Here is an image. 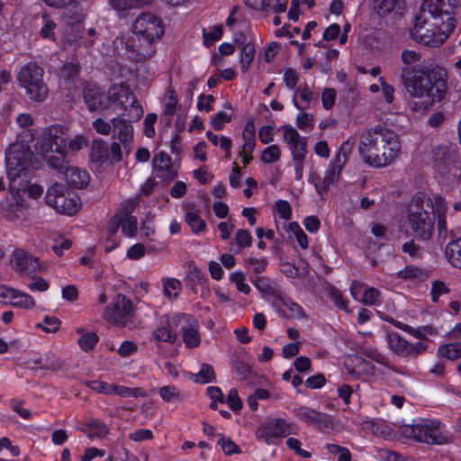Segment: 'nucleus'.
<instances>
[{"instance_id": "473e14b6", "label": "nucleus", "mask_w": 461, "mask_h": 461, "mask_svg": "<svg viewBox=\"0 0 461 461\" xmlns=\"http://www.w3.org/2000/svg\"><path fill=\"white\" fill-rule=\"evenodd\" d=\"M69 6L70 7L68 8L65 7L66 10L61 15L62 22L68 26H74L81 23L86 18L83 7L77 2V0H75L74 4H70Z\"/></svg>"}, {"instance_id": "58836bf2", "label": "nucleus", "mask_w": 461, "mask_h": 461, "mask_svg": "<svg viewBox=\"0 0 461 461\" xmlns=\"http://www.w3.org/2000/svg\"><path fill=\"white\" fill-rule=\"evenodd\" d=\"M446 256L453 267L461 269V238L447 244Z\"/></svg>"}, {"instance_id": "20e7f679", "label": "nucleus", "mask_w": 461, "mask_h": 461, "mask_svg": "<svg viewBox=\"0 0 461 461\" xmlns=\"http://www.w3.org/2000/svg\"><path fill=\"white\" fill-rule=\"evenodd\" d=\"M441 422L438 420L420 419L411 425H402L400 428L402 436L417 442L430 445H444L452 442V437L440 430Z\"/></svg>"}, {"instance_id": "052dcab7", "label": "nucleus", "mask_w": 461, "mask_h": 461, "mask_svg": "<svg viewBox=\"0 0 461 461\" xmlns=\"http://www.w3.org/2000/svg\"><path fill=\"white\" fill-rule=\"evenodd\" d=\"M299 81V74L293 68H286L284 70V82L288 89L295 90Z\"/></svg>"}, {"instance_id": "79ce46f5", "label": "nucleus", "mask_w": 461, "mask_h": 461, "mask_svg": "<svg viewBox=\"0 0 461 461\" xmlns=\"http://www.w3.org/2000/svg\"><path fill=\"white\" fill-rule=\"evenodd\" d=\"M113 393L121 397L145 398L147 396V393L140 387L131 388L118 384L113 385Z\"/></svg>"}, {"instance_id": "de8ad7c7", "label": "nucleus", "mask_w": 461, "mask_h": 461, "mask_svg": "<svg viewBox=\"0 0 461 461\" xmlns=\"http://www.w3.org/2000/svg\"><path fill=\"white\" fill-rule=\"evenodd\" d=\"M399 0H374L373 8L380 16L387 15L396 6Z\"/></svg>"}, {"instance_id": "423d86ee", "label": "nucleus", "mask_w": 461, "mask_h": 461, "mask_svg": "<svg viewBox=\"0 0 461 461\" xmlns=\"http://www.w3.org/2000/svg\"><path fill=\"white\" fill-rule=\"evenodd\" d=\"M44 70L36 62L24 65L17 74V80L21 88L34 102L44 101L49 94V88L43 80Z\"/></svg>"}, {"instance_id": "0eeeda50", "label": "nucleus", "mask_w": 461, "mask_h": 461, "mask_svg": "<svg viewBox=\"0 0 461 461\" xmlns=\"http://www.w3.org/2000/svg\"><path fill=\"white\" fill-rule=\"evenodd\" d=\"M45 201L58 212L72 216L80 209L79 197L60 183L52 184L45 195Z\"/></svg>"}, {"instance_id": "c03bdc74", "label": "nucleus", "mask_w": 461, "mask_h": 461, "mask_svg": "<svg viewBox=\"0 0 461 461\" xmlns=\"http://www.w3.org/2000/svg\"><path fill=\"white\" fill-rule=\"evenodd\" d=\"M352 149H353V141H351L349 139L345 140L340 145L339 149L332 161L336 165H339L341 167H343L345 163L348 159V156L352 152Z\"/></svg>"}, {"instance_id": "6e6552de", "label": "nucleus", "mask_w": 461, "mask_h": 461, "mask_svg": "<svg viewBox=\"0 0 461 461\" xmlns=\"http://www.w3.org/2000/svg\"><path fill=\"white\" fill-rule=\"evenodd\" d=\"M434 215L423 208V201L413 199L408 207V224L413 233L421 240H429L434 227Z\"/></svg>"}, {"instance_id": "c756f323", "label": "nucleus", "mask_w": 461, "mask_h": 461, "mask_svg": "<svg viewBox=\"0 0 461 461\" xmlns=\"http://www.w3.org/2000/svg\"><path fill=\"white\" fill-rule=\"evenodd\" d=\"M67 183L78 189H83L87 186L89 183V176L86 171L82 170L77 167H68L64 172Z\"/></svg>"}, {"instance_id": "bb28decb", "label": "nucleus", "mask_w": 461, "mask_h": 461, "mask_svg": "<svg viewBox=\"0 0 461 461\" xmlns=\"http://www.w3.org/2000/svg\"><path fill=\"white\" fill-rule=\"evenodd\" d=\"M342 168L343 167L336 165L333 161H331L325 172L323 178H321L320 176H313L312 181L316 191L320 194L326 193L330 186L339 179Z\"/></svg>"}, {"instance_id": "e2e57ef3", "label": "nucleus", "mask_w": 461, "mask_h": 461, "mask_svg": "<svg viewBox=\"0 0 461 461\" xmlns=\"http://www.w3.org/2000/svg\"><path fill=\"white\" fill-rule=\"evenodd\" d=\"M218 444L221 446L222 451L228 456L240 453L239 446L236 445L230 438H225L221 435L218 440Z\"/></svg>"}, {"instance_id": "13d9d810", "label": "nucleus", "mask_w": 461, "mask_h": 461, "mask_svg": "<svg viewBox=\"0 0 461 461\" xmlns=\"http://www.w3.org/2000/svg\"><path fill=\"white\" fill-rule=\"evenodd\" d=\"M85 384L95 391L98 393L103 394H110L113 393V388L114 384H107L106 382L94 380V381H86Z\"/></svg>"}, {"instance_id": "e433bc0d", "label": "nucleus", "mask_w": 461, "mask_h": 461, "mask_svg": "<svg viewBox=\"0 0 461 461\" xmlns=\"http://www.w3.org/2000/svg\"><path fill=\"white\" fill-rule=\"evenodd\" d=\"M255 47L251 42H241V48L240 50L239 62L240 64V69L242 73L249 71V66L255 58Z\"/></svg>"}, {"instance_id": "f8f14e48", "label": "nucleus", "mask_w": 461, "mask_h": 461, "mask_svg": "<svg viewBox=\"0 0 461 461\" xmlns=\"http://www.w3.org/2000/svg\"><path fill=\"white\" fill-rule=\"evenodd\" d=\"M132 32L134 35L158 41L163 37L165 29L160 17L147 12L137 16L132 24Z\"/></svg>"}, {"instance_id": "864d4df0", "label": "nucleus", "mask_w": 461, "mask_h": 461, "mask_svg": "<svg viewBox=\"0 0 461 461\" xmlns=\"http://www.w3.org/2000/svg\"><path fill=\"white\" fill-rule=\"evenodd\" d=\"M215 373L212 366L209 364H203L200 371L195 375L194 381L196 383L208 384L214 380Z\"/></svg>"}, {"instance_id": "4d7b16f0", "label": "nucleus", "mask_w": 461, "mask_h": 461, "mask_svg": "<svg viewBox=\"0 0 461 461\" xmlns=\"http://www.w3.org/2000/svg\"><path fill=\"white\" fill-rule=\"evenodd\" d=\"M281 157V150L277 145H270L267 147L261 156V159L267 163L271 164L279 160Z\"/></svg>"}, {"instance_id": "5fc2aeb1", "label": "nucleus", "mask_w": 461, "mask_h": 461, "mask_svg": "<svg viewBox=\"0 0 461 461\" xmlns=\"http://www.w3.org/2000/svg\"><path fill=\"white\" fill-rule=\"evenodd\" d=\"M222 33H223L222 25H216L211 30V32H208L203 31V44L207 47L212 46L215 41L221 39Z\"/></svg>"}, {"instance_id": "2eb2a0df", "label": "nucleus", "mask_w": 461, "mask_h": 461, "mask_svg": "<svg viewBox=\"0 0 461 461\" xmlns=\"http://www.w3.org/2000/svg\"><path fill=\"white\" fill-rule=\"evenodd\" d=\"M291 427L292 424L287 423L284 419H270L258 427L256 437L267 444H271L276 439L291 434Z\"/></svg>"}, {"instance_id": "6ab92c4d", "label": "nucleus", "mask_w": 461, "mask_h": 461, "mask_svg": "<svg viewBox=\"0 0 461 461\" xmlns=\"http://www.w3.org/2000/svg\"><path fill=\"white\" fill-rule=\"evenodd\" d=\"M0 302L22 309H33L36 305L30 294L5 285H0Z\"/></svg>"}, {"instance_id": "8fccbe9b", "label": "nucleus", "mask_w": 461, "mask_h": 461, "mask_svg": "<svg viewBox=\"0 0 461 461\" xmlns=\"http://www.w3.org/2000/svg\"><path fill=\"white\" fill-rule=\"evenodd\" d=\"M98 336L95 332H86L78 339V345L84 351H90L94 349L98 342Z\"/></svg>"}, {"instance_id": "ddd939ff", "label": "nucleus", "mask_w": 461, "mask_h": 461, "mask_svg": "<svg viewBox=\"0 0 461 461\" xmlns=\"http://www.w3.org/2000/svg\"><path fill=\"white\" fill-rule=\"evenodd\" d=\"M386 341L394 355L404 358H416L428 349L427 344L420 341L412 344L396 332L388 333Z\"/></svg>"}, {"instance_id": "a19ab883", "label": "nucleus", "mask_w": 461, "mask_h": 461, "mask_svg": "<svg viewBox=\"0 0 461 461\" xmlns=\"http://www.w3.org/2000/svg\"><path fill=\"white\" fill-rule=\"evenodd\" d=\"M438 353L448 360L458 359L461 357V343L454 342L441 345L438 348Z\"/></svg>"}, {"instance_id": "a878e982", "label": "nucleus", "mask_w": 461, "mask_h": 461, "mask_svg": "<svg viewBox=\"0 0 461 461\" xmlns=\"http://www.w3.org/2000/svg\"><path fill=\"white\" fill-rule=\"evenodd\" d=\"M43 159L47 162L48 166L59 173H62L69 167V160L67 155V148L63 150L48 149L40 150Z\"/></svg>"}, {"instance_id": "f704fd0d", "label": "nucleus", "mask_w": 461, "mask_h": 461, "mask_svg": "<svg viewBox=\"0 0 461 461\" xmlns=\"http://www.w3.org/2000/svg\"><path fill=\"white\" fill-rule=\"evenodd\" d=\"M83 432L86 433L89 438H103L109 433L108 427L101 420L96 419H89L84 423Z\"/></svg>"}, {"instance_id": "f3484780", "label": "nucleus", "mask_w": 461, "mask_h": 461, "mask_svg": "<svg viewBox=\"0 0 461 461\" xmlns=\"http://www.w3.org/2000/svg\"><path fill=\"white\" fill-rule=\"evenodd\" d=\"M128 116L129 120L124 118L123 115H117L111 119L113 126L112 137L122 143L126 154H130L134 138V128L132 125L134 121L131 117V113Z\"/></svg>"}, {"instance_id": "dca6fc26", "label": "nucleus", "mask_w": 461, "mask_h": 461, "mask_svg": "<svg viewBox=\"0 0 461 461\" xmlns=\"http://www.w3.org/2000/svg\"><path fill=\"white\" fill-rule=\"evenodd\" d=\"M12 268L21 276H28L35 278V276L41 271L40 259L27 253L23 249H15L10 259Z\"/></svg>"}, {"instance_id": "4468645a", "label": "nucleus", "mask_w": 461, "mask_h": 461, "mask_svg": "<svg viewBox=\"0 0 461 461\" xmlns=\"http://www.w3.org/2000/svg\"><path fill=\"white\" fill-rule=\"evenodd\" d=\"M68 140V129L61 124H52L45 127L39 140V149L63 150L67 148Z\"/></svg>"}, {"instance_id": "9d476101", "label": "nucleus", "mask_w": 461, "mask_h": 461, "mask_svg": "<svg viewBox=\"0 0 461 461\" xmlns=\"http://www.w3.org/2000/svg\"><path fill=\"white\" fill-rule=\"evenodd\" d=\"M134 309L132 302L124 294H118L104 311V319L111 324L131 328Z\"/></svg>"}, {"instance_id": "680f3d73", "label": "nucleus", "mask_w": 461, "mask_h": 461, "mask_svg": "<svg viewBox=\"0 0 461 461\" xmlns=\"http://www.w3.org/2000/svg\"><path fill=\"white\" fill-rule=\"evenodd\" d=\"M330 298L333 301L337 307L348 312V300L344 298L342 293L336 287H330Z\"/></svg>"}, {"instance_id": "72a5a7b5", "label": "nucleus", "mask_w": 461, "mask_h": 461, "mask_svg": "<svg viewBox=\"0 0 461 461\" xmlns=\"http://www.w3.org/2000/svg\"><path fill=\"white\" fill-rule=\"evenodd\" d=\"M109 159V149L102 140H94L91 146L90 160L100 166Z\"/></svg>"}, {"instance_id": "cd10ccee", "label": "nucleus", "mask_w": 461, "mask_h": 461, "mask_svg": "<svg viewBox=\"0 0 461 461\" xmlns=\"http://www.w3.org/2000/svg\"><path fill=\"white\" fill-rule=\"evenodd\" d=\"M154 0H109L108 5L120 18H126L130 12L149 5Z\"/></svg>"}, {"instance_id": "7ed1b4c3", "label": "nucleus", "mask_w": 461, "mask_h": 461, "mask_svg": "<svg viewBox=\"0 0 461 461\" xmlns=\"http://www.w3.org/2000/svg\"><path fill=\"white\" fill-rule=\"evenodd\" d=\"M401 152L398 135L384 125H376L366 130L358 144V153L362 160L377 168L393 163Z\"/></svg>"}, {"instance_id": "c85d7f7f", "label": "nucleus", "mask_w": 461, "mask_h": 461, "mask_svg": "<svg viewBox=\"0 0 461 461\" xmlns=\"http://www.w3.org/2000/svg\"><path fill=\"white\" fill-rule=\"evenodd\" d=\"M185 221L190 227L192 232L199 233L205 230L206 223L201 218V210L193 203H186L184 204Z\"/></svg>"}, {"instance_id": "ea45409f", "label": "nucleus", "mask_w": 461, "mask_h": 461, "mask_svg": "<svg viewBox=\"0 0 461 461\" xmlns=\"http://www.w3.org/2000/svg\"><path fill=\"white\" fill-rule=\"evenodd\" d=\"M234 369L240 381L247 382V384H254L256 374L247 363L237 360L234 362Z\"/></svg>"}, {"instance_id": "4c0bfd02", "label": "nucleus", "mask_w": 461, "mask_h": 461, "mask_svg": "<svg viewBox=\"0 0 461 461\" xmlns=\"http://www.w3.org/2000/svg\"><path fill=\"white\" fill-rule=\"evenodd\" d=\"M363 354L366 357L375 361L376 363L384 366L385 367H387L392 372L398 373V374H401V375H406L407 374L404 369L398 368L397 366L390 364V362L386 359V357L383 354L378 352L376 349L365 348L364 351H363Z\"/></svg>"}, {"instance_id": "aec40b11", "label": "nucleus", "mask_w": 461, "mask_h": 461, "mask_svg": "<svg viewBox=\"0 0 461 461\" xmlns=\"http://www.w3.org/2000/svg\"><path fill=\"white\" fill-rule=\"evenodd\" d=\"M297 419L303 422L315 426L320 429H330L332 427V420L329 414L320 412L307 406H301L294 411Z\"/></svg>"}, {"instance_id": "37998d69", "label": "nucleus", "mask_w": 461, "mask_h": 461, "mask_svg": "<svg viewBox=\"0 0 461 461\" xmlns=\"http://www.w3.org/2000/svg\"><path fill=\"white\" fill-rule=\"evenodd\" d=\"M397 276L402 279H417L422 281L428 277V273L414 266H407L397 273Z\"/></svg>"}, {"instance_id": "39448f33", "label": "nucleus", "mask_w": 461, "mask_h": 461, "mask_svg": "<svg viewBox=\"0 0 461 461\" xmlns=\"http://www.w3.org/2000/svg\"><path fill=\"white\" fill-rule=\"evenodd\" d=\"M33 157L31 148L23 142H15L9 146L5 152V164L11 190L19 191L23 188L22 185H15L14 182L26 175L28 168L32 166Z\"/></svg>"}, {"instance_id": "5701e85b", "label": "nucleus", "mask_w": 461, "mask_h": 461, "mask_svg": "<svg viewBox=\"0 0 461 461\" xmlns=\"http://www.w3.org/2000/svg\"><path fill=\"white\" fill-rule=\"evenodd\" d=\"M344 366L351 376L373 375L375 366L369 361L357 355H350L345 358Z\"/></svg>"}, {"instance_id": "9b49d317", "label": "nucleus", "mask_w": 461, "mask_h": 461, "mask_svg": "<svg viewBox=\"0 0 461 461\" xmlns=\"http://www.w3.org/2000/svg\"><path fill=\"white\" fill-rule=\"evenodd\" d=\"M283 131V138L291 151L295 171L298 177L302 176L303 163L307 154V140L302 137L297 130L289 124L279 128Z\"/></svg>"}, {"instance_id": "338daca9", "label": "nucleus", "mask_w": 461, "mask_h": 461, "mask_svg": "<svg viewBox=\"0 0 461 461\" xmlns=\"http://www.w3.org/2000/svg\"><path fill=\"white\" fill-rule=\"evenodd\" d=\"M245 265L247 267H251L254 274H261L263 273L267 266V260L265 258H255L249 257L245 259Z\"/></svg>"}, {"instance_id": "0e129e2a", "label": "nucleus", "mask_w": 461, "mask_h": 461, "mask_svg": "<svg viewBox=\"0 0 461 461\" xmlns=\"http://www.w3.org/2000/svg\"><path fill=\"white\" fill-rule=\"evenodd\" d=\"M244 280L245 275L240 271L234 272L230 275V281L235 284L237 290L248 294L250 292V287L244 283Z\"/></svg>"}, {"instance_id": "3c124183", "label": "nucleus", "mask_w": 461, "mask_h": 461, "mask_svg": "<svg viewBox=\"0 0 461 461\" xmlns=\"http://www.w3.org/2000/svg\"><path fill=\"white\" fill-rule=\"evenodd\" d=\"M153 338L156 341L175 343L176 335L167 327H159L153 331Z\"/></svg>"}, {"instance_id": "09e8293b", "label": "nucleus", "mask_w": 461, "mask_h": 461, "mask_svg": "<svg viewBox=\"0 0 461 461\" xmlns=\"http://www.w3.org/2000/svg\"><path fill=\"white\" fill-rule=\"evenodd\" d=\"M80 72L78 62H66L60 68V76L65 80H70L77 77Z\"/></svg>"}, {"instance_id": "774afa93", "label": "nucleus", "mask_w": 461, "mask_h": 461, "mask_svg": "<svg viewBox=\"0 0 461 461\" xmlns=\"http://www.w3.org/2000/svg\"><path fill=\"white\" fill-rule=\"evenodd\" d=\"M177 105V96L174 90L167 91V101L164 104L163 113L166 115H173L176 113Z\"/></svg>"}, {"instance_id": "412c9836", "label": "nucleus", "mask_w": 461, "mask_h": 461, "mask_svg": "<svg viewBox=\"0 0 461 461\" xmlns=\"http://www.w3.org/2000/svg\"><path fill=\"white\" fill-rule=\"evenodd\" d=\"M83 98L90 112L105 111L109 108L107 94L95 85L86 84L83 88Z\"/></svg>"}, {"instance_id": "f257e3e1", "label": "nucleus", "mask_w": 461, "mask_h": 461, "mask_svg": "<svg viewBox=\"0 0 461 461\" xmlns=\"http://www.w3.org/2000/svg\"><path fill=\"white\" fill-rule=\"evenodd\" d=\"M456 9L451 0H424L410 30L411 39L432 48L441 46L456 26Z\"/></svg>"}, {"instance_id": "f03ea898", "label": "nucleus", "mask_w": 461, "mask_h": 461, "mask_svg": "<svg viewBox=\"0 0 461 461\" xmlns=\"http://www.w3.org/2000/svg\"><path fill=\"white\" fill-rule=\"evenodd\" d=\"M400 77L411 98L423 99L410 103L414 112L429 110L435 102L442 101L448 91L447 72L438 64L402 68Z\"/></svg>"}, {"instance_id": "c9c22d12", "label": "nucleus", "mask_w": 461, "mask_h": 461, "mask_svg": "<svg viewBox=\"0 0 461 461\" xmlns=\"http://www.w3.org/2000/svg\"><path fill=\"white\" fill-rule=\"evenodd\" d=\"M23 208V199L18 195H13L12 201L2 205L1 211L3 215L8 220H14L20 217Z\"/></svg>"}, {"instance_id": "393cba45", "label": "nucleus", "mask_w": 461, "mask_h": 461, "mask_svg": "<svg viewBox=\"0 0 461 461\" xmlns=\"http://www.w3.org/2000/svg\"><path fill=\"white\" fill-rule=\"evenodd\" d=\"M182 319L185 324L181 328L182 339L185 347L193 348L199 346L201 338L198 332V322L190 315L184 314Z\"/></svg>"}, {"instance_id": "7c9ffc66", "label": "nucleus", "mask_w": 461, "mask_h": 461, "mask_svg": "<svg viewBox=\"0 0 461 461\" xmlns=\"http://www.w3.org/2000/svg\"><path fill=\"white\" fill-rule=\"evenodd\" d=\"M245 5L251 9L276 14L285 13L286 2L280 3V0H244Z\"/></svg>"}, {"instance_id": "6e6d98bb", "label": "nucleus", "mask_w": 461, "mask_h": 461, "mask_svg": "<svg viewBox=\"0 0 461 461\" xmlns=\"http://www.w3.org/2000/svg\"><path fill=\"white\" fill-rule=\"evenodd\" d=\"M299 94L300 95V98L306 102V103H311V101L312 100V95H313V93L312 91L310 89L309 86L307 84H303V86L299 87V88H296L294 90V98H293V104L298 109V110H302L303 108L299 105L297 100H296V95Z\"/></svg>"}, {"instance_id": "a18cd8bd", "label": "nucleus", "mask_w": 461, "mask_h": 461, "mask_svg": "<svg viewBox=\"0 0 461 461\" xmlns=\"http://www.w3.org/2000/svg\"><path fill=\"white\" fill-rule=\"evenodd\" d=\"M36 364H41V368L50 371H63L64 362L55 356H46L44 358L35 362Z\"/></svg>"}, {"instance_id": "a211bd4d", "label": "nucleus", "mask_w": 461, "mask_h": 461, "mask_svg": "<svg viewBox=\"0 0 461 461\" xmlns=\"http://www.w3.org/2000/svg\"><path fill=\"white\" fill-rule=\"evenodd\" d=\"M157 41L144 36L135 35L131 43L125 44V50L129 57L135 62H144L156 53Z\"/></svg>"}, {"instance_id": "49530a36", "label": "nucleus", "mask_w": 461, "mask_h": 461, "mask_svg": "<svg viewBox=\"0 0 461 461\" xmlns=\"http://www.w3.org/2000/svg\"><path fill=\"white\" fill-rule=\"evenodd\" d=\"M161 399L166 402H177L181 400L180 391L174 385H164L158 389Z\"/></svg>"}, {"instance_id": "2f4dec72", "label": "nucleus", "mask_w": 461, "mask_h": 461, "mask_svg": "<svg viewBox=\"0 0 461 461\" xmlns=\"http://www.w3.org/2000/svg\"><path fill=\"white\" fill-rule=\"evenodd\" d=\"M252 241V236L248 230L239 229L229 243V251L234 255L240 254L243 249L251 247Z\"/></svg>"}, {"instance_id": "1a4fd4ad", "label": "nucleus", "mask_w": 461, "mask_h": 461, "mask_svg": "<svg viewBox=\"0 0 461 461\" xmlns=\"http://www.w3.org/2000/svg\"><path fill=\"white\" fill-rule=\"evenodd\" d=\"M109 105L113 104L122 110H127V104H130L131 117L133 121H139L144 113L141 104L130 86L124 83L113 84L107 91Z\"/></svg>"}, {"instance_id": "b1692460", "label": "nucleus", "mask_w": 461, "mask_h": 461, "mask_svg": "<svg viewBox=\"0 0 461 461\" xmlns=\"http://www.w3.org/2000/svg\"><path fill=\"white\" fill-rule=\"evenodd\" d=\"M272 305L278 309L279 313L285 319H303L305 312L301 305L293 302L290 298L281 295L272 303Z\"/></svg>"}, {"instance_id": "bf43d9fd", "label": "nucleus", "mask_w": 461, "mask_h": 461, "mask_svg": "<svg viewBox=\"0 0 461 461\" xmlns=\"http://www.w3.org/2000/svg\"><path fill=\"white\" fill-rule=\"evenodd\" d=\"M255 286L263 294L278 296L277 291L269 284V280L264 276H257Z\"/></svg>"}, {"instance_id": "4be33fe9", "label": "nucleus", "mask_w": 461, "mask_h": 461, "mask_svg": "<svg viewBox=\"0 0 461 461\" xmlns=\"http://www.w3.org/2000/svg\"><path fill=\"white\" fill-rule=\"evenodd\" d=\"M153 170L156 176L162 181L170 182L177 176V166L173 164L171 158L165 152L160 151L152 159Z\"/></svg>"}, {"instance_id": "603ef678", "label": "nucleus", "mask_w": 461, "mask_h": 461, "mask_svg": "<svg viewBox=\"0 0 461 461\" xmlns=\"http://www.w3.org/2000/svg\"><path fill=\"white\" fill-rule=\"evenodd\" d=\"M163 289L167 298L176 299L181 290V282L176 278H169L164 283Z\"/></svg>"}, {"instance_id": "69168bd1", "label": "nucleus", "mask_w": 461, "mask_h": 461, "mask_svg": "<svg viewBox=\"0 0 461 461\" xmlns=\"http://www.w3.org/2000/svg\"><path fill=\"white\" fill-rule=\"evenodd\" d=\"M231 121V114H228L225 112L217 113L211 119V125L215 131H221L224 127L225 123L230 122Z\"/></svg>"}]
</instances>
